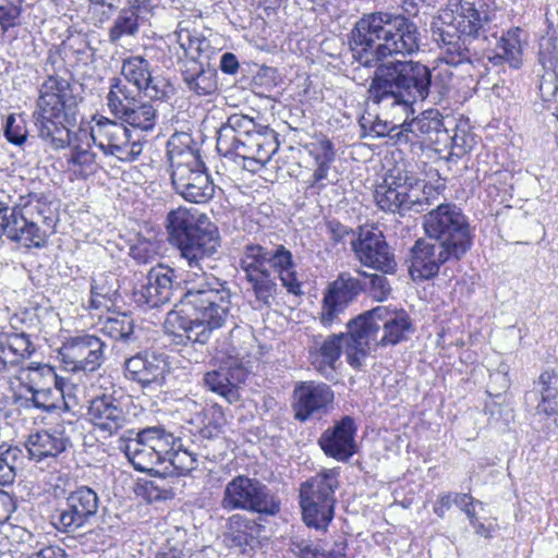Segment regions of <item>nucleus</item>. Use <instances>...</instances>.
<instances>
[{
  "label": "nucleus",
  "instance_id": "1",
  "mask_svg": "<svg viewBox=\"0 0 558 558\" xmlns=\"http://www.w3.org/2000/svg\"><path fill=\"white\" fill-rule=\"evenodd\" d=\"M416 24L403 14L389 11L364 13L348 34L352 59L359 65L375 69L366 98L385 108L399 107L404 112L416 101H438L445 87L433 82L432 70L412 60L386 61L411 56L420 50Z\"/></svg>",
  "mask_w": 558,
  "mask_h": 558
},
{
  "label": "nucleus",
  "instance_id": "2",
  "mask_svg": "<svg viewBox=\"0 0 558 558\" xmlns=\"http://www.w3.org/2000/svg\"><path fill=\"white\" fill-rule=\"evenodd\" d=\"M166 227L189 268L183 280L202 281L184 293L182 306L186 308L168 313L165 330L177 344H205L228 320L231 304L227 282L208 275L219 258V232L206 215L182 207L168 214Z\"/></svg>",
  "mask_w": 558,
  "mask_h": 558
},
{
  "label": "nucleus",
  "instance_id": "3",
  "mask_svg": "<svg viewBox=\"0 0 558 558\" xmlns=\"http://www.w3.org/2000/svg\"><path fill=\"white\" fill-rule=\"evenodd\" d=\"M44 71L47 78L40 86L33 113L38 136L53 149L71 147L69 162L84 174L94 173L97 169L96 154L88 145L84 148L76 144L77 135L72 138L71 132L77 123L78 105L83 98L59 56L49 52Z\"/></svg>",
  "mask_w": 558,
  "mask_h": 558
},
{
  "label": "nucleus",
  "instance_id": "4",
  "mask_svg": "<svg viewBox=\"0 0 558 558\" xmlns=\"http://www.w3.org/2000/svg\"><path fill=\"white\" fill-rule=\"evenodd\" d=\"M190 142L186 134L173 135L168 142L171 181L175 192L185 201L204 204L213 198L216 185L207 173L198 150L189 146Z\"/></svg>",
  "mask_w": 558,
  "mask_h": 558
},
{
  "label": "nucleus",
  "instance_id": "5",
  "mask_svg": "<svg viewBox=\"0 0 558 558\" xmlns=\"http://www.w3.org/2000/svg\"><path fill=\"white\" fill-rule=\"evenodd\" d=\"M374 198L377 206L388 213L405 216L408 213L420 214L433 205L434 190H426V184L414 173L395 167L376 186Z\"/></svg>",
  "mask_w": 558,
  "mask_h": 558
},
{
  "label": "nucleus",
  "instance_id": "6",
  "mask_svg": "<svg viewBox=\"0 0 558 558\" xmlns=\"http://www.w3.org/2000/svg\"><path fill=\"white\" fill-rule=\"evenodd\" d=\"M423 227L429 240L460 257H463L473 245V229L468 217L456 204L437 205L424 216Z\"/></svg>",
  "mask_w": 558,
  "mask_h": 558
},
{
  "label": "nucleus",
  "instance_id": "7",
  "mask_svg": "<svg viewBox=\"0 0 558 558\" xmlns=\"http://www.w3.org/2000/svg\"><path fill=\"white\" fill-rule=\"evenodd\" d=\"M280 506V499L267 485L247 475H236L229 481L220 500L225 511L244 510L263 515H276Z\"/></svg>",
  "mask_w": 558,
  "mask_h": 558
},
{
  "label": "nucleus",
  "instance_id": "8",
  "mask_svg": "<svg viewBox=\"0 0 558 558\" xmlns=\"http://www.w3.org/2000/svg\"><path fill=\"white\" fill-rule=\"evenodd\" d=\"M99 504V496L92 487L77 486L64 497L51 517V523L59 532L74 534L96 520Z\"/></svg>",
  "mask_w": 558,
  "mask_h": 558
},
{
  "label": "nucleus",
  "instance_id": "9",
  "mask_svg": "<svg viewBox=\"0 0 558 558\" xmlns=\"http://www.w3.org/2000/svg\"><path fill=\"white\" fill-rule=\"evenodd\" d=\"M94 144L106 155L131 162L143 151L140 141L132 140L130 130L122 123L100 117L90 129Z\"/></svg>",
  "mask_w": 558,
  "mask_h": 558
},
{
  "label": "nucleus",
  "instance_id": "10",
  "mask_svg": "<svg viewBox=\"0 0 558 558\" xmlns=\"http://www.w3.org/2000/svg\"><path fill=\"white\" fill-rule=\"evenodd\" d=\"M277 133L267 125H258L255 131L241 137L232 145L230 153H220L235 163L251 171L264 167L278 150Z\"/></svg>",
  "mask_w": 558,
  "mask_h": 558
},
{
  "label": "nucleus",
  "instance_id": "11",
  "mask_svg": "<svg viewBox=\"0 0 558 558\" xmlns=\"http://www.w3.org/2000/svg\"><path fill=\"white\" fill-rule=\"evenodd\" d=\"M121 75L126 85L131 84L138 94L151 100L166 101L174 94L173 85L160 75L154 76L150 62L141 56L124 59Z\"/></svg>",
  "mask_w": 558,
  "mask_h": 558
},
{
  "label": "nucleus",
  "instance_id": "12",
  "mask_svg": "<svg viewBox=\"0 0 558 558\" xmlns=\"http://www.w3.org/2000/svg\"><path fill=\"white\" fill-rule=\"evenodd\" d=\"M461 258L437 242L418 239L410 248L407 259L408 271L414 281L429 280L438 275L441 265Z\"/></svg>",
  "mask_w": 558,
  "mask_h": 558
},
{
  "label": "nucleus",
  "instance_id": "13",
  "mask_svg": "<svg viewBox=\"0 0 558 558\" xmlns=\"http://www.w3.org/2000/svg\"><path fill=\"white\" fill-rule=\"evenodd\" d=\"M366 289V281L359 274L342 271L331 282L323 300L320 323L330 327L339 315Z\"/></svg>",
  "mask_w": 558,
  "mask_h": 558
},
{
  "label": "nucleus",
  "instance_id": "14",
  "mask_svg": "<svg viewBox=\"0 0 558 558\" xmlns=\"http://www.w3.org/2000/svg\"><path fill=\"white\" fill-rule=\"evenodd\" d=\"M333 399V391L327 384L300 381L293 389L294 418L302 423L311 418L319 420L329 412Z\"/></svg>",
  "mask_w": 558,
  "mask_h": 558
},
{
  "label": "nucleus",
  "instance_id": "15",
  "mask_svg": "<svg viewBox=\"0 0 558 558\" xmlns=\"http://www.w3.org/2000/svg\"><path fill=\"white\" fill-rule=\"evenodd\" d=\"M355 258L365 267L384 274H396L397 262L385 236L380 232L360 230L352 242Z\"/></svg>",
  "mask_w": 558,
  "mask_h": 558
},
{
  "label": "nucleus",
  "instance_id": "16",
  "mask_svg": "<svg viewBox=\"0 0 558 558\" xmlns=\"http://www.w3.org/2000/svg\"><path fill=\"white\" fill-rule=\"evenodd\" d=\"M106 343L94 335H81L71 338L60 349L62 361L73 372L93 373L105 361Z\"/></svg>",
  "mask_w": 558,
  "mask_h": 558
},
{
  "label": "nucleus",
  "instance_id": "17",
  "mask_svg": "<svg viewBox=\"0 0 558 558\" xmlns=\"http://www.w3.org/2000/svg\"><path fill=\"white\" fill-rule=\"evenodd\" d=\"M450 12L445 11L440 19H450L452 27L464 38L486 41L490 33V17L483 7L477 8L474 2L459 0Z\"/></svg>",
  "mask_w": 558,
  "mask_h": 558
},
{
  "label": "nucleus",
  "instance_id": "18",
  "mask_svg": "<svg viewBox=\"0 0 558 558\" xmlns=\"http://www.w3.org/2000/svg\"><path fill=\"white\" fill-rule=\"evenodd\" d=\"M89 422L109 436L117 434L129 422L126 405L122 396L102 393L89 401L87 409Z\"/></svg>",
  "mask_w": 558,
  "mask_h": 558
},
{
  "label": "nucleus",
  "instance_id": "19",
  "mask_svg": "<svg viewBox=\"0 0 558 558\" xmlns=\"http://www.w3.org/2000/svg\"><path fill=\"white\" fill-rule=\"evenodd\" d=\"M175 271L170 267L159 265L151 268L133 293L135 302L149 308L170 302L175 291Z\"/></svg>",
  "mask_w": 558,
  "mask_h": 558
},
{
  "label": "nucleus",
  "instance_id": "20",
  "mask_svg": "<svg viewBox=\"0 0 558 558\" xmlns=\"http://www.w3.org/2000/svg\"><path fill=\"white\" fill-rule=\"evenodd\" d=\"M168 372V363L163 354L154 351H142L124 362V375L129 380L140 384L143 388L161 386Z\"/></svg>",
  "mask_w": 558,
  "mask_h": 558
},
{
  "label": "nucleus",
  "instance_id": "21",
  "mask_svg": "<svg viewBox=\"0 0 558 558\" xmlns=\"http://www.w3.org/2000/svg\"><path fill=\"white\" fill-rule=\"evenodd\" d=\"M356 430L354 418L343 416L322 434L318 444L326 456L338 461H348L356 452Z\"/></svg>",
  "mask_w": 558,
  "mask_h": 558
},
{
  "label": "nucleus",
  "instance_id": "22",
  "mask_svg": "<svg viewBox=\"0 0 558 558\" xmlns=\"http://www.w3.org/2000/svg\"><path fill=\"white\" fill-rule=\"evenodd\" d=\"M51 213L50 208L44 203H28L21 208L20 221L25 222V227L21 226L24 234L22 244L26 247H44L47 243L48 230L44 227L51 228L53 219L47 215Z\"/></svg>",
  "mask_w": 558,
  "mask_h": 558
},
{
  "label": "nucleus",
  "instance_id": "23",
  "mask_svg": "<svg viewBox=\"0 0 558 558\" xmlns=\"http://www.w3.org/2000/svg\"><path fill=\"white\" fill-rule=\"evenodd\" d=\"M344 332L332 333L327 337L314 336L308 353L314 368L325 378H331L337 368V362L342 353Z\"/></svg>",
  "mask_w": 558,
  "mask_h": 558
},
{
  "label": "nucleus",
  "instance_id": "24",
  "mask_svg": "<svg viewBox=\"0 0 558 558\" xmlns=\"http://www.w3.org/2000/svg\"><path fill=\"white\" fill-rule=\"evenodd\" d=\"M180 72L187 90L196 96H211L218 90L217 71L208 62L182 59Z\"/></svg>",
  "mask_w": 558,
  "mask_h": 558
},
{
  "label": "nucleus",
  "instance_id": "25",
  "mask_svg": "<svg viewBox=\"0 0 558 558\" xmlns=\"http://www.w3.org/2000/svg\"><path fill=\"white\" fill-rule=\"evenodd\" d=\"M535 389L525 393L524 400L529 408L535 410V415L549 417L556 415L558 407V375L554 371H545L534 383Z\"/></svg>",
  "mask_w": 558,
  "mask_h": 558
},
{
  "label": "nucleus",
  "instance_id": "26",
  "mask_svg": "<svg viewBox=\"0 0 558 558\" xmlns=\"http://www.w3.org/2000/svg\"><path fill=\"white\" fill-rule=\"evenodd\" d=\"M375 314L380 324V347L396 345L408 339L413 330L411 319L403 310L388 306L375 307Z\"/></svg>",
  "mask_w": 558,
  "mask_h": 558
},
{
  "label": "nucleus",
  "instance_id": "27",
  "mask_svg": "<svg viewBox=\"0 0 558 558\" xmlns=\"http://www.w3.org/2000/svg\"><path fill=\"white\" fill-rule=\"evenodd\" d=\"M262 530L256 520L240 513L232 514L226 522L225 543L244 553L247 547L253 548L258 543Z\"/></svg>",
  "mask_w": 558,
  "mask_h": 558
},
{
  "label": "nucleus",
  "instance_id": "28",
  "mask_svg": "<svg viewBox=\"0 0 558 558\" xmlns=\"http://www.w3.org/2000/svg\"><path fill=\"white\" fill-rule=\"evenodd\" d=\"M69 445L70 438L65 435L64 429L60 426H54L31 435L28 437L27 452L31 459L39 462L46 458L54 459L65 451Z\"/></svg>",
  "mask_w": 558,
  "mask_h": 558
},
{
  "label": "nucleus",
  "instance_id": "29",
  "mask_svg": "<svg viewBox=\"0 0 558 558\" xmlns=\"http://www.w3.org/2000/svg\"><path fill=\"white\" fill-rule=\"evenodd\" d=\"M243 377L244 369L240 366L220 367L204 375V385L229 403H234L240 400L239 384Z\"/></svg>",
  "mask_w": 558,
  "mask_h": 558
},
{
  "label": "nucleus",
  "instance_id": "30",
  "mask_svg": "<svg viewBox=\"0 0 558 558\" xmlns=\"http://www.w3.org/2000/svg\"><path fill=\"white\" fill-rule=\"evenodd\" d=\"M335 500L300 489L303 521L307 526L325 530L335 515Z\"/></svg>",
  "mask_w": 558,
  "mask_h": 558
},
{
  "label": "nucleus",
  "instance_id": "31",
  "mask_svg": "<svg viewBox=\"0 0 558 558\" xmlns=\"http://www.w3.org/2000/svg\"><path fill=\"white\" fill-rule=\"evenodd\" d=\"M375 314V307L360 314L347 324V337H350L354 345L376 350L380 347V324Z\"/></svg>",
  "mask_w": 558,
  "mask_h": 558
},
{
  "label": "nucleus",
  "instance_id": "32",
  "mask_svg": "<svg viewBox=\"0 0 558 558\" xmlns=\"http://www.w3.org/2000/svg\"><path fill=\"white\" fill-rule=\"evenodd\" d=\"M260 125L254 118L243 113L231 114L217 132L218 153H230L232 145Z\"/></svg>",
  "mask_w": 558,
  "mask_h": 558
},
{
  "label": "nucleus",
  "instance_id": "33",
  "mask_svg": "<svg viewBox=\"0 0 558 558\" xmlns=\"http://www.w3.org/2000/svg\"><path fill=\"white\" fill-rule=\"evenodd\" d=\"M444 126L437 110H426L411 121L403 122V131H399L397 138L403 144H414L421 138L438 133Z\"/></svg>",
  "mask_w": 558,
  "mask_h": 558
},
{
  "label": "nucleus",
  "instance_id": "34",
  "mask_svg": "<svg viewBox=\"0 0 558 558\" xmlns=\"http://www.w3.org/2000/svg\"><path fill=\"white\" fill-rule=\"evenodd\" d=\"M141 95L137 90L130 88L122 78H111L110 89L106 97L110 113L121 121L131 107L135 106L138 101L137 97Z\"/></svg>",
  "mask_w": 558,
  "mask_h": 558
},
{
  "label": "nucleus",
  "instance_id": "35",
  "mask_svg": "<svg viewBox=\"0 0 558 558\" xmlns=\"http://www.w3.org/2000/svg\"><path fill=\"white\" fill-rule=\"evenodd\" d=\"M124 452L132 465L141 472H153L157 465L163 464L161 456L153 452L138 434L136 438L130 439L125 444Z\"/></svg>",
  "mask_w": 558,
  "mask_h": 558
},
{
  "label": "nucleus",
  "instance_id": "36",
  "mask_svg": "<svg viewBox=\"0 0 558 558\" xmlns=\"http://www.w3.org/2000/svg\"><path fill=\"white\" fill-rule=\"evenodd\" d=\"M339 474V468L324 469L302 483L300 489L336 501L335 493L340 485Z\"/></svg>",
  "mask_w": 558,
  "mask_h": 558
},
{
  "label": "nucleus",
  "instance_id": "37",
  "mask_svg": "<svg viewBox=\"0 0 558 558\" xmlns=\"http://www.w3.org/2000/svg\"><path fill=\"white\" fill-rule=\"evenodd\" d=\"M524 32L519 28H511L504 34L496 44V49L501 51L504 59L512 69H519L522 65L523 47L525 39L522 38Z\"/></svg>",
  "mask_w": 558,
  "mask_h": 558
},
{
  "label": "nucleus",
  "instance_id": "38",
  "mask_svg": "<svg viewBox=\"0 0 558 558\" xmlns=\"http://www.w3.org/2000/svg\"><path fill=\"white\" fill-rule=\"evenodd\" d=\"M20 379L27 390L57 387L58 376L54 369L47 364H29L21 369Z\"/></svg>",
  "mask_w": 558,
  "mask_h": 558
},
{
  "label": "nucleus",
  "instance_id": "39",
  "mask_svg": "<svg viewBox=\"0 0 558 558\" xmlns=\"http://www.w3.org/2000/svg\"><path fill=\"white\" fill-rule=\"evenodd\" d=\"M196 453L183 447L180 438L175 439V446L169 450L165 457V473H177L178 475H186L197 466Z\"/></svg>",
  "mask_w": 558,
  "mask_h": 558
},
{
  "label": "nucleus",
  "instance_id": "40",
  "mask_svg": "<svg viewBox=\"0 0 558 558\" xmlns=\"http://www.w3.org/2000/svg\"><path fill=\"white\" fill-rule=\"evenodd\" d=\"M142 19L131 9H121L108 32L111 44H118L123 37H134L140 31Z\"/></svg>",
  "mask_w": 558,
  "mask_h": 558
},
{
  "label": "nucleus",
  "instance_id": "41",
  "mask_svg": "<svg viewBox=\"0 0 558 558\" xmlns=\"http://www.w3.org/2000/svg\"><path fill=\"white\" fill-rule=\"evenodd\" d=\"M245 277L252 287L256 300L263 304L270 305V301L277 294L278 289L277 276L271 269L259 270Z\"/></svg>",
  "mask_w": 558,
  "mask_h": 558
},
{
  "label": "nucleus",
  "instance_id": "42",
  "mask_svg": "<svg viewBox=\"0 0 558 558\" xmlns=\"http://www.w3.org/2000/svg\"><path fill=\"white\" fill-rule=\"evenodd\" d=\"M24 450L16 446H0V485L13 484L24 460Z\"/></svg>",
  "mask_w": 558,
  "mask_h": 558
},
{
  "label": "nucleus",
  "instance_id": "43",
  "mask_svg": "<svg viewBox=\"0 0 558 558\" xmlns=\"http://www.w3.org/2000/svg\"><path fill=\"white\" fill-rule=\"evenodd\" d=\"M157 456H161V462L165 464V457L175 446L177 437L167 432L161 426L146 427L137 433Z\"/></svg>",
  "mask_w": 558,
  "mask_h": 558
},
{
  "label": "nucleus",
  "instance_id": "44",
  "mask_svg": "<svg viewBox=\"0 0 558 558\" xmlns=\"http://www.w3.org/2000/svg\"><path fill=\"white\" fill-rule=\"evenodd\" d=\"M538 56L539 63L544 69L539 80V93L544 101H550L558 92V74L556 71L558 60L550 52L547 56L543 49L538 52Z\"/></svg>",
  "mask_w": 558,
  "mask_h": 558
},
{
  "label": "nucleus",
  "instance_id": "45",
  "mask_svg": "<svg viewBox=\"0 0 558 558\" xmlns=\"http://www.w3.org/2000/svg\"><path fill=\"white\" fill-rule=\"evenodd\" d=\"M21 208L12 207L3 199H0V236L7 235L11 241L22 243L23 232L21 226L25 222L20 221Z\"/></svg>",
  "mask_w": 558,
  "mask_h": 558
},
{
  "label": "nucleus",
  "instance_id": "46",
  "mask_svg": "<svg viewBox=\"0 0 558 558\" xmlns=\"http://www.w3.org/2000/svg\"><path fill=\"white\" fill-rule=\"evenodd\" d=\"M119 289L118 279L112 274H99L92 278L90 303L94 308L102 306V300L112 301Z\"/></svg>",
  "mask_w": 558,
  "mask_h": 558
},
{
  "label": "nucleus",
  "instance_id": "47",
  "mask_svg": "<svg viewBox=\"0 0 558 558\" xmlns=\"http://www.w3.org/2000/svg\"><path fill=\"white\" fill-rule=\"evenodd\" d=\"M157 121V109L150 102L137 101L124 116L121 122L142 131H151Z\"/></svg>",
  "mask_w": 558,
  "mask_h": 558
},
{
  "label": "nucleus",
  "instance_id": "48",
  "mask_svg": "<svg viewBox=\"0 0 558 558\" xmlns=\"http://www.w3.org/2000/svg\"><path fill=\"white\" fill-rule=\"evenodd\" d=\"M356 274L362 276V280L366 281V292L373 300L384 302L388 300L392 292V286L387 278V274H371L362 269H357Z\"/></svg>",
  "mask_w": 558,
  "mask_h": 558
},
{
  "label": "nucleus",
  "instance_id": "49",
  "mask_svg": "<svg viewBox=\"0 0 558 558\" xmlns=\"http://www.w3.org/2000/svg\"><path fill=\"white\" fill-rule=\"evenodd\" d=\"M156 554L165 558H192L193 548L187 542L186 532L177 529Z\"/></svg>",
  "mask_w": 558,
  "mask_h": 558
},
{
  "label": "nucleus",
  "instance_id": "50",
  "mask_svg": "<svg viewBox=\"0 0 558 558\" xmlns=\"http://www.w3.org/2000/svg\"><path fill=\"white\" fill-rule=\"evenodd\" d=\"M268 250L259 244H247L240 260L241 268L246 275L268 269Z\"/></svg>",
  "mask_w": 558,
  "mask_h": 558
},
{
  "label": "nucleus",
  "instance_id": "51",
  "mask_svg": "<svg viewBox=\"0 0 558 558\" xmlns=\"http://www.w3.org/2000/svg\"><path fill=\"white\" fill-rule=\"evenodd\" d=\"M106 335L116 340L130 341L134 331V322L126 314L108 317L101 329Z\"/></svg>",
  "mask_w": 558,
  "mask_h": 558
},
{
  "label": "nucleus",
  "instance_id": "52",
  "mask_svg": "<svg viewBox=\"0 0 558 558\" xmlns=\"http://www.w3.org/2000/svg\"><path fill=\"white\" fill-rule=\"evenodd\" d=\"M142 488L144 497L149 502L167 500L174 495L169 481L162 475L154 476L151 480L146 481Z\"/></svg>",
  "mask_w": 558,
  "mask_h": 558
},
{
  "label": "nucleus",
  "instance_id": "53",
  "mask_svg": "<svg viewBox=\"0 0 558 558\" xmlns=\"http://www.w3.org/2000/svg\"><path fill=\"white\" fill-rule=\"evenodd\" d=\"M202 456L208 460H216L222 454L225 448V438L220 436L219 430H213L209 426L201 432Z\"/></svg>",
  "mask_w": 558,
  "mask_h": 558
},
{
  "label": "nucleus",
  "instance_id": "54",
  "mask_svg": "<svg viewBox=\"0 0 558 558\" xmlns=\"http://www.w3.org/2000/svg\"><path fill=\"white\" fill-rule=\"evenodd\" d=\"M307 149L316 165H331L335 160L333 144L328 138L324 137L308 144Z\"/></svg>",
  "mask_w": 558,
  "mask_h": 558
},
{
  "label": "nucleus",
  "instance_id": "55",
  "mask_svg": "<svg viewBox=\"0 0 558 558\" xmlns=\"http://www.w3.org/2000/svg\"><path fill=\"white\" fill-rule=\"evenodd\" d=\"M32 393V401L33 404L38 408L43 409L47 412H53L59 408V405L54 402V396L56 397H62V390L58 387L52 388H45L43 390L36 389V390H28Z\"/></svg>",
  "mask_w": 558,
  "mask_h": 558
},
{
  "label": "nucleus",
  "instance_id": "56",
  "mask_svg": "<svg viewBox=\"0 0 558 558\" xmlns=\"http://www.w3.org/2000/svg\"><path fill=\"white\" fill-rule=\"evenodd\" d=\"M327 233L329 239L332 241L335 245L344 244L345 241L350 240V245L352 246V242L357 238L355 231L338 220H328L326 222Z\"/></svg>",
  "mask_w": 558,
  "mask_h": 558
},
{
  "label": "nucleus",
  "instance_id": "57",
  "mask_svg": "<svg viewBox=\"0 0 558 558\" xmlns=\"http://www.w3.org/2000/svg\"><path fill=\"white\" fill-rule=\"evenodd\" d=\"M4 136L10 143L22 145L27 138V130L24 121L22 119L17 121L14 114H10L7 118Z\"/></svg>",
  "mask_w": 558,
  "mask_h": 558
},
{
  "label": "nucleus",
  "instance_id": "58",
  "mask_svg": "<svg viewBox=\"0 0 558 558\" xmlns=\"http://www.w3.org/2000/svg\"><path fill=\"white\" fill-rule=\"evenodd\" d=\"M268 268L276 275L282 269L294 266L292 254L283 245H279L275 251H268Z\"/></svg>",
  "mask_w": 558,
  "mask_h": 558
},
{
  "label": "nucleus",
  "instance_id": "59",
  "mask_svg": "<svg viewBox=\"0 0 558 558\" xmlns=\"http://www.w3.org/2000/svg\"><path fill=\"white\" fill-rule=\"evenodd\" d=\"M179 38L180 46L184 50V59L202 60L201 54L208 45L205 39L191 36L190 33H186L185 37L180 35Z\"/></svg>",
  "mask_w": 558,
  "mask_h": 558
},
{
  "label": "nucleus",
  "instance_id": "60",
  "mask_svg": "<svg viewBox=\"0 0 558 558\" xmlns=\"http://www.w3.org/2000/svg\"><path fill=\"white\" fill-rule=\"evenodd\" d=\"M465 38L458 39V43L452 41L442 46L445 49V60L449 64H460L470 60V50L465 47Z\"/></svg>",
  "mask_w": 558,
  "mask_h": 558
},
{
  "label": "nucleus",
  "instance_id": "61",
  "mask_svg": "<svg viewBox=\"0 0 558 558\" xmlns=\"http://www.w3.org/2000/svg\"><path fill=\"white\" fill-rule=\"evenodd\" d=\"M399 131H403V123L401 124H392L388 121H383L380 119H376L372 122L371 132L374 133L376 137H389L395 144L402 145L403 142L397 141L400 136Z\"/></svg>",
  "mask_w": 558,
  "mask_h": 558
},
{
  "label": "nucleus",
  "instance_id": "62",
  "mask_svg": "<svg viewBox=\"0 0 558 558\" xmlns=\"http://www.w3.org/2000/svg\"><path fill=\"white\" fill-rule=\"evenodd\" d=\"M20 14L21 9L14 3L10 1H3L0 3V26L3 33H5L10 27L17 25Z\"/></svg>",
  "mask_w": 558,
  "mask_h": 558
},
{
  "label": "nucleus",
  "instance_id": "63",
  "mask_svg": "<svg viewBox=\"0 0 558 558\" xmlns=\"http://www.w3.org/2000/svg\"><path fill=\"white\" fill-rule=\"evenodd\" d=\"M2 341L8 343L12 350L20 352L27 357L31 356L34 351L28 336L24 332L7 335Z\"/></svg>",
  "mask_w": 558,
  "mask_h": 558
},
{
  "label": "nucleus",
  "instance_id": "64",
  "mask_svg": "<svg viewBox=\"0 0 558 558\" xmlns=\"http://www.w3.org/2000/svg\"><path fill=\"white\" fill-rule=\"evenodd\" d=\"M118 9L119 7L117 4L104 7V3H101L99 5H88V13L95 25H102L111 20Z\"/></svg>",
  "mask_w": 558,
  "mask_h": 558
}]
</instances>
